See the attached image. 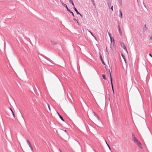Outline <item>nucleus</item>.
<instances>
[{
	"label": "nucleus",
	"instance_id": "nucleus-27",
	"mask_svg": "<svg viewBox=\"0 0 152 152\" xmlns=\"http://www.w3.org/2000/svg\"><path fill=\"white\" fill-rule=\"evenodd\" d=\"M78 15H79L81 16L82 18H83V15L80 14V13H79V14H78Z\"/></svg>",
	"mask_w": 152,
	"mask_h": 152
},
{
	"label": "nucleus",
	"instance_id": "nucleus-2",
	"mask_svg": "<svg viewBox=\"0 0 152 152\" xmlns=\"http://www.w3.org/2000/svg\"><path fill=\"white\" fill-rule=\"evenodd\" d=\"M109 72L110 74V82H111V85L112 89V90L113 91V94H114V86H113V83L112 78V77L111 74V73L110 72V70L109 69Z\"/></svg>",
	"mask_w": 152,
	"mask_h": 152
},
{
	"label": "nucleus",
	"instance_id": "nucleus-15",
	"mask_svg": "<svg viewBox=\"0 0 152 152\" xmlns=\"http://www.w3.org/2000/svg\"><path fill=\"white\" fill-rule=\"evenodd\" d=\"M89 32L91 33V35H92V36H93L94 38L96 40V37L92 33V32H91V31H88Z\"/></svg>",
	"mask_w": 152,
	"mask_h": 152
},
{
	"label": "nucleus",
	"instance_id": "nucleus-38",
	"mask_svg": "<svg viewBox=\"0 0 152 152\" xmlns=\"http://www.w3.org/2000/svg\"><path fill=\"white\" fill-rule=\"evenodd\" d=\"M61 4L62 5V6H63V4H64L63 3V1H62V2H61Z\"/></svg>",
	"mask_w": 152,
	"mask_h": 152
},
{
	"label": "nucleus",
	"instance_id": "nucleus-16",
	"mask_svg": "<svg viewBox=\"0 0 152 152\" xmlns=\"http://www.w3.org/2000/svg\"><path fill=\"white\" fill-rule=\"evenodd\" d=\"M102 77H103V79H104L105 80H106L107 79V78L106 77L105 75L102 74Z\"/></svg>",
	"mask_w": 152,
	"mask_h": 152
},
{
	"label": "nucleus",
	"instance_id": "nucleus-34",
	"mask_svg": "<svg viewBox=\"0 0 152 152\" xmlns=\"http://www.w3.org/2000/svg\"><path fill=\"white\" fill-rule=\"evenodd\" d=\"M149 55L152 58V55H151V53H149Z\"/></svg>",
	"mask_w": 152,
	"mask_h": 152
},
{
	"label": "nucleus",
	"instance_id": "nucleus-5",
	"mask_svg": "<svg viewBox=\"0 0 152 152\" xmlns=\"http://www.w3.org/2000/svg\"><path fill=\"white\" fill-rule=\"evenodd\" d=\"M26 142H27V143L29 147H30L31 150L32 151H33V148L32 147L31 143L28 140H27Z\"/></svg>",
	"mask_w": 152,
	"mask_h": 152
},
{
	"label": "nucleus",
	"instance_id": "nucleus-1",
	"mask_svg": "<svg viewBox=\"0 0 152 152\" xmlns=\"http://www.w3.org/2000/svg\"><path fill=\"white\" fill-rule=\"evenodd\" d=\"M134 142L140 148L143 149L142 144L137 139L134 137Z\"/></svg>",
	"mask_w": 152,
	"mask_h": 152
},
{
	"label": "nucleus",
	"instance_id": "nucleus-36",
	"mask_svg": "<svg viewBox=\"0 0 152 152\" xmlns=\"http://www.w3.org/2000/svg\"><path fill=\"white\" fill-rule=\"evenodd\" d=\"M91 1L92 2V3L94 2V0H91Z\"/></svg>",
	"mask_w": 152,
	"mask_h": 152
},
{
	"label": "nucleus",
	"instance_id": "nucleus-19",
	"mask_svg": "<svg viewBox=\"0 0 152 152\" xmlns=\"http://www.w3.org/2000/svg\"><path fill=\"white\" fill-rule=\"evenodd\" d=\"M105 142L107 145V146L108 147V148H109V149H110V151H111V148L110 146V145H109L107 143V141H105Z\"/></svg>",
	"mask_w": 152,
	"mask_h": 152
},
{
	"label": "nucleus",
	"instance_id": "nucleus-30",
	"mask_svg": "<svg viewBox=\"0 0 152 152\" xmlns=\"http://www.w3.org/2000/svg\"><path fill=\"white\" fill-rule=\"evenodd\" d=\"M70 13H71L72 12L69 9V10L68 11Z\"/></svg>",
	"mask_w": 152,
	"mask_h": 152
},
{
	"label": "nucleus",
	"instance_id": "nucleus-26",
	"mask_svg": "<svg viewBox=\"0 0 152 152\" xmlns=\"http://www.w3.org/2000/svg\"><path fill=\"white\" fill-rule=\"evenodd\" d=\"M92 4H93V5H94V6L95 7H96V4H95V3L94 2V3H93Z\"/></svg>",
	"mask_w": 152,
	"mask_h": 152
},
{
	"label": "nucleus",
	"instance_id": "nucleus-14",
	"mask_svg": "<svg viewBox=\"0 0 152 152\" xmlns=\"http://www.w3.org/2000/svg\"><path fill=\"white\" fill-rule=\"evenodd\" d=\"M108 6L109 8H110V7H111V1H109L108 2Z\"/></svg>",
	"mask_w": 152,
	"mask_h": 152
},
{
	"label": "nucleus",
	"instance_id": "nucleus-29",
	"mask_svg": "<svg viewBox=\"0 0 152 152\" xmlns=\"http://www.w3.org/2000/svg\"><path fill=\"white\" fill-rule=\"evenodd\" d=\"M48 108H49V110H50V105L49 104H48Z\"/></svg>",
	"mask_w": 152,
	"mask_h": 152
},
{
	"label": "nucleus",
	"instance_id": "nucleus-33",
	"mask_svg": "<svg viewBox=\"0 0 152 152\" xmlns=\"http://www.w3.org/2000/svg\"><path fill=\"white\" fill-rule=\"evenodd\" d=\"M66 9H67V10L68 11L69 10V9L68 8V7H67L66 8Z\"/></svg>",
	"mask_w": 152,
	"mask_h": 152
},
{
	"label": "nucleus",
	"instance_id": "nucleus-31",
	"mask_svg": "<svg viewBox=\"0 0 152 152\" xmlns=\"http://www.w3.org/2000/svg\"><path fill=\"white\" fill-rule=\"evenodd\" d=\"M73 20H75V21H78V20L77 19H76L75 18H73Z\"/></svg>",
	"mask_w": 152,
	"mask_h": 152
},
{
	"label": "nucleus",
	"instance_id": "nucleus-40",
	"mask_svg": "<svg viewBox=\"0 0 152 152\" xmlns=\"http://www.w3.org/2000/svg\"><path fill=\"white\" fill-rule=\"evenodd\" d=\"M132 136L133 137V132L132 133Z\"/></svg>",
	"mask_w": 152,
	"mask_h": 152
},
{
	"label": "nucleus",
	"instance_id": "nucleus-28",
	"mask_svg": "<svg viewBox=\"0 0 152 152\" xmlns=\"http://www.w3.org/2000/svg\"><path fill=\"white\" fill-rule=\"evenodd\" d=\"M72 15V16L74 17H75V16L74 15V14L73 13V12H72V13H71Z\"/></svg>",
	"mask_w": 152,
	"mask_h": 152
},
{
	"label": "nucleus",
	"instance_id": "nucleus-12",
	"mask_svg": "<svg viewBox=\"0 0 152 152\" xmlns=\"http://www.w3.org/2000/svg\"><path fill=\"white\" fill-rule=\"evenodd\" d=\"M119 12L120 13L119 15V17L120 18H121L122 17V12L121 10H119Z\"/></svg>",
	"mask_w": 152,
	"mask_h": 152
},
{
	"label": "nucleus",
	"instance_id": "nucleus-8",
	"mask_svg": "<svg viewBox=\"0 0 152 152\" xmlns=\"http://www.w3.org/2000/svg\"><path fill=\"white\" fill-rule=\"evenodd\" d=\"M148 29V28L147 27L145 24L144 25V27L142 28V30L143 32H145L147 31Z\"/></svg>",
	"mask_w": 152,
	"mask_h": 152
},
{
	"label": "nucleus",
	"instance_id": "nucleus-25",
	"mask_svg": "<svg viewBox=\"0 0 152 152\" xmlns=\"http://www.w3.org/2000/svg\"><path fill=\"white\" fill-rule=\"evenodd\" d=\"M108 35H109V36L110 37V38H111L112 37L111 35L110 34L109 32H108Z\"/></svg>",
	"mask_w": 152,
	"mask_h": 152
},
{
	"label": "nucleus",
	"instance_id": "nucleus-7",
	"mask_svg": "<svg viewBox=\"0 0 152 152\" xmlns=\"http://www.w3.org/2000/svg\"><path fill=\"white\" fill-rule=\"evenodd\" d=\"M57 113L58 114V116H59L60 118L63 121L65 122V120L63 118V117L59 113H58V112H57Z\"/></svg>",
	"mask_w": 152,
	"mask_h": 152
},
{
	"label": "nucleus",
	"instance_id": "nucleus-13",
	"mask_svg": "<svg viewBox=\"0 0 152 152\" xmlns=\"http://www.w3.org/2000/svg\"><path fill=\"white\" fill-rule=\"evenodd\" d=\"M110 42H111V43H112L113 41H112V39H113V45H114V44H115V41H114V39L113 37H111V38H110Z\"/></svg>",
	"mask_w": 152,
	"mask_h": 152
},
{
	"label": "nucleus",
	"instance_id": "nucleus-10",
	"mask_svg": "<svg viewBox=\"0 0 152 152\" xmlns=\"http://www.w3.org/2000/svg\"><path fill=\"white\" fill-rule=\"evenodd\" d=\"M10 109V110L11 111V113H12V114L13 115V116L14 118H15V114L14 113V112L13 111L11 107H9Z\"/></svg>",
	"mask_w": 152,
	"mask_h": 152
},
{
	"label": "nucleus",
	"instance_id": "nucleus-11",
	"mask_svg": "<svg viewBox=\"0 0 152 152\" xmlns=\"http://www.w3.org/2000/svg\"><path fill=\"white\" fill-rule=\"evenodd\" d=\"M73 9H74V10L75 11V12H76V13L77 15L78 14H79V12H78V11L77 10V9L75 8V7H73Z\"/></svg>",
	"mask_w": 152,
	"mask_h": 152
},
{
	"label": "nucleus",
	"instance_id": "nucleus-17",
	"mask_svg": "<svg viewBox=\"0 0 152 152\" xmlns=\"http://www.w3.org/2000/svg\"><path fill=\"white\" fill-rule=\"evenodd\" d=\"M118 1L121 5L122 0H118Z\"/></svg>",
	"mask_w": 152,
	"mask_h": 152
},
{
	"label": "nucleus",
	"instance_id": "nucleus-4",
	"mask_svg": "<svg viewBox=\"0 0 152 152\" xmlns=\"http://www.w3.org/2000/svg\"><path fill=\"white\" fill-rule=\"evenodd\" d=\"M99 57H100V58L101 60V61L102 64L104 65H105L106 64H105V62H104L102 58V55H101V53H100V52H99Z\"/></svg>",
	"mask_w": 152,
	"mask_h": 152
},
{
	"label": "nucleus",
	"instance_id": "nucleus-35",
	"mask_svg": "<svg viewBox=\"0 0 152 152\" xmlns=\"http://www.w3.org/2000/svg\"><path fill=\"white\" fill-rule=\"evenodd\" d=\"M69 2L70 3V2H71L72 1H73L72 0H69Z\"/></svg>",
	"mask_w": 152,
	"mask_h": 152
},
{
	"label": "nucleus",
	"instance_id": "nucleus-23",
	"mask_svg": "<svg viewBox=\"0 0 152 152\" xmlns=\"http://www.w3.org/2000/svg\"><path fill=\"white\" fill-rule=\"evenodd\" d=\"M63 6L66 7V8L67 7V5H66V4H63Z\"/></svg>",
	"mask_w": 152,
	"mask_h": 152
},
{
	"label": "nucleus",
	"instance_id": "nucleus-24",
	"mask_svg": "<svg viewBox=\"0 0 152 152\" xmlns=\"http://www.w3.org/2000/svg\"><path fill=\"white\" fill-rule=\"evenodd\" d=\"M118 29H120L119 23H118Z\"/></svg>",
	"mask_w": 152,
	"mask_h": 152
},
{
	"label": "nucleus",
	"instance_id": "nucleus-39",
	"mask_svg": "<svg viewBox=\"0 0 152 152\" xmlns=\"http://www.w3.org/2000/svg\"><path fill=\"white\" fill-rule=\"evenodd\" d=\"M59 151H60V152H62V151H61V150L60 149H59Z\"/></svg>",
	"mask_w": 152,
	"mask_h": 152
},
{
	"label": "nucleus",
	"instance_id": "nucleus-9",
	"mask_svg": "<svg viewBox=\"0 0 152 152\" xmlns=\"http://www.w3.org/2000/svg\"><path fill=\"white\" fill-rule=\"evenodd\" d=\"M50 42H51V43L52 44V45H56L58 43H57V42H54L52 40H51L50 41Z\"/></svg>",
	"mask_w": 152,
	"mask_h": 152
},
{
	"label": "nucleus",
	"instance_id": "nucleus-21",
	"mask_svg": "<svg viewBox=\"0 0 152 152\" xmlns=\"http://www.w3.org/2000/svg\"><path fill=\"white\" fill-rule=\"evenodd\" d=\"M70 3L73 6V7H75L73 1H72L71 2H70Z\"/></svg>",
	"mask_w": 152,
	"mask_h": 152
},
{
	"label": "nucleus",
	"instance_id": "nucleus-6",
	"mask_svg": "<svg viewBox=\"0 0 152 152\" xmlns=\"http://www.w3.org/2000/svg\"><path fill=\"white\" fill-rule=\"evenodd\" d=\"M93 113H94V115L96 117L98 120L99 121H101L99 116L97 115V114L95 113V112L94 111H93Z\"/></svg>",
	"mask_w": 152,
	"mask_h": 152
},
{
	"label": "nucleus",
	"instance_id": "nucleus-18",
	"mask_svg": "<svg viewBox=\"0 0 152 152\" xmlns=\"http://www.w3.org/2000/svg\"><path fill=\"white\" fill-rule=\"evenodd\" d=\"M118 31H119V33L121 35H122V32H121V28L120 29H118Z\"/></svg>",
	"mask_w": 152,
	"mask_h": 152
},
{
	"label": "nucleus",
	"instance_id": "nucleus-20",
	"mask_svg": "<svg viewBox=\"0 0 152 152\" xmlns=\"http://www.w3.org/2000/svg\"><path fill=\"white\" fill-rule=\"evenodd\" d=\"M121 55L122 57H123V59L124 60H125L126 58H125V57L124 56V55L123 53H122L121 54Z\"/></svg>",
	"mask_w": 152,
	"mask_h": 152
},
{
	"label": "nucleus",
	"instance_id": "nucleus-43",
	"mask_svg": "<svg viewBox=\"0 0 152 152\" xmlns=\"http://www.w3.org/2000/svg\"><path fill=\"white\" fill-rule=\"evenodd\" d=\"M110 48H111V49H112V47H111V46H110Z\"/></svg>",
	"mask_w": 152,
	"mask_h": 152
},
{
	"label": "nucleus",
	"instance_id": "nucleus-41",
	"mask_svg": "<svg viewBox=\"0 0 152 152\" xmlns=\"http://www.w3.org/2000/svg\"><path fill=\"white\" fill-rule=\"evenodd\" d=\"M64 132H67V130H65L64 131Z\"/></svg>",
	"mask_w": 152,
	"mask_h": 152
},
{
	"label": "nucleus",
	"instance_id": "nucleus-44",
	"mask_svg": "<svg viewBox=\"0 0 152 152\" xmlns=\"http://www.w3.org/2000/svg\"><path fill=\"white\" fill-rule=\"evenodd\" d=\"M132 82H133V81H132Z\"/></svg>",
	"mask_w": 152,
	"mask_h": 152
},
{
	"label": "nucleus",
	"instance_id": "nucleus-3",
	"mask_svg": "<svg viewBox=\"0 0 152 152\" xmlns=\"http://www.w3.org/2000/svg\"><path fill=\"white\" fill-rule=\"evenodd\" d=\"M120 44L121 45V46L123 48V49L126 51V52H127V49H126V47L125 46L124 43L122 42H120Z\"/></svg>",
	"mask_w": 152,
	"mask_h": 152
},
{
	"label": "nucleus",
	"instance_id": "nucleus-22",
	"mask_svg": "<svg viewBox=\"0 0 152 152\" xmlns=\"http://www.w3.org/2000/svg\"><path fill=\"white\" fill-rule=\"evenodd\" d=\"M110 9H111L113 12L114 11L113 10V6H111V7H110Z\"/></svg>",
	"mask_w": 152,
	"mask_h": 152
},
{
	"label": "nucleus",
	"instance_id": "nucleus-42",
	"mask_svg": "<svg viewBox=\"0 0 152 152\" xmlns=\"http://www.w3.org/2000/svg\"><path fill=\"white\" fill-rule=\"evenodd\" d=\"M106 49L107 51L108 52L107 47L106 48Z\"/></svg>",
	"mask_w": 152,
	"mask_h": 152
},
{
	"label": "nucleus",
	"instance_id": "nucleus-45",
	"mask_svg": "<svg viewBox=\"0 0 152 152\" xmlns=\"http://www.w3.org/2000/svg\"><path fill=\"white\" fill-rule=\"evenodd\" d=\"M151 39H152V37L151 38Z\"/></svg>",
	"mask_w": 152,
	"mask_h": 152
},
{
	"label": "nucleus",
	"instance_id": "nucleus-37",
	"mask_svg": "<svg viewBox=\"0 0 152 152\" xmlns=\"http://www.w3.org/2000/svg\"><path fill=\"white\" fill-rule=\"evenodd\" d=\"M77 23L78 25L79 26H80V24L78 21H77Z\"/></svg>",
	"mask_w": 152,
	"mask_h": 152
},
{
	"label": "nucleus",
	"instance_id": "nucleus-32",
	"mask_svg": "<svg viewBox=\"0 0 152 152\" xmlns=\"http://www.w3.org/2000/svg\"><path fill=\"white\" fill-rule=\"evenodd\" d=\"M66 9H67V10L68 11L69 10V9L68 8V7H67L66 8Z\"/></svg>",
	"mask_w": 152,
	"mask_h": 152
}]
</instances>
